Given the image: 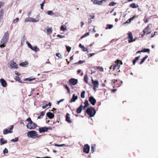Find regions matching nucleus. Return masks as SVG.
<instances>
[{"label": "nucleus", "mask_w": 158, "mask_h": 158, "mask_svg": "<svg viewBox=\"0 0 158 158\" xmlns=\"http://www.w3.org/2000/svg\"><path fill=\"white\" fill-rule=\"evenodd\" d=\"M85 112L90 117H94L96 113V111L95 109L91 106L87 108L85 111Z\"/></svg>", "instance_id": "f257e3e1"}, {"label": "nucleus", "mask_w": 158, "mask_h": 158, "mask_svg": "<svg viewBox=\"0 0 158 158\" xmlns=\"http://www.w3.org/2000/svg\"><path fill=\"white\" fill-rule=\"evenodd\" d=\"M36 133V131H31L28 132L27 133V136L29 138L36 139L40 136Z\"/></svg>", "instance_id": "f03ea898"}, {"label": "nucleus", "mask_w": 158, "mask_h": 158, "mask_svg": "<svg viewBox=\"0 0 158 158\" xmlns=\"http://www.w3.org/2000/svg\"><path fill=\"white\" fill-rule=\"evenodd\" d=\"M7 66L10 69H17L18 67V65L13 60L10 61L7 64Z\"/></svg>", "instance_id": "7ed1b4c3"}, {"label": "nucleus", "mask_w": 158, "mask_h": 158, "mask_svg": "<svg viewBox=\"0 0 158 158\" xmlns=\"http://www.w3.org/2000/svg\"><path fill=\"white\" fill-rule=\"evenodd\" d=\"M8 38H2L0 41V47L1 48H4L8 41Z\"/></svg>", "instance_id": "20e7f679"}, {"label": "nucleus", "mask_w": 158, "mask_h": 158, "mask_svg": "<svg viewBox=\"0 0 158 158\" xmlns=\"http://www.w3.org/2000/svg\"><path fill=\"white\" fill-rule=\"evenodd\" d=\"M14 128V125H11L10 127L7 129H5L3 131V133L4 135H6L9 133H12L13 131H12Z\"/></svg>", "instance_id": "39448f33"}, {"label": "nucleus", "mask_w": 158, "mask_h": 158, "mask_svg": "<svg viewBox=\"0 0 158 158\" xmlns=\"http://www.w3.org/2000/svg\"><path fill=\"white\" fill-rule=\"evenodd\" d=\"M49 129L52 130V128L51 127H40L39 128V131L40 133L45 132L46 131H47Z\"/></svg>", "instance_id": "423d86ee"}, {"label": "nucleus", "mask_w": 158, "mask_h": 158, "mask_svg": "<svg viewBox=\"0 0 158 158\" xmlns=\"http://www.w3.org/2000/svg\"><path fill=\"white\" fill-rule=\"evenodd\" d=\"M92 82L93 84V89L95 91H96V88H98L99 86V83L98 81H94L92 78Z\"/></svg>", "instance_id": "0eeeda50"}, {"label": "nucleus", "mask_w": 158, "mask_h": 158, "mask_svg": "<svg viewBox=\"0 0 158 158\" xmlns=\"http://www.w3.org/2000/svg\"><path fill=\"white\" fill-rule=\"evenodd\" d=\"M90 150V147L88 144H85L84 145L83 148V151L86 153H88Z\"/></svg>", "instance_id": "6e6552de"}, {"label": "nucleus", "mask_w": 158, "mask_h": 158, "mask_svg": "<svg viewBox=\"0 0 158 158\" xmlns=\"http://www.w3.org/2000/svg\"><path fill=\"white\" fill-rule=\"evenodd\" d=\"M69 82L71 85H75L78 83V80L74 78H72L69 79Z\"/></svg>", "instance_id": "1a4fd4ad"}, {"label": "nucleus", "mask_w": 158, "mask_h": 158, "mask_svg": "<svg viewBox=\"0 0 158 158\" xmlns=\"http://www.w3.org/2000/svg\"><path fill=\"white\" fill-rule=\"evenodd\" d=\"M89 101L90 103L93 106L95 105L96 102V99L92 96H91L89 97Z\"/></svg>", "instance_id": "9d476101"}, {"label": "nucleus", "mask_w": 158, "mask_h": 158, "mask_svg": "<svg viewBox=\"0 0 158 158\" xmlns=\"http://www.w3.org/2000/svg\"><path fill=\"white\" fill-rule=\"evenodd\" d=\"M37 127V125L35 123L33 122L31 124H29L27 125V128L30 129H34Z\"/></svg>", "instance_id": "9b49d317"}, {"label": "nucleus", "mask_w": 158, "mask_h": 158, "mask_svg": "<svg viewBox=\"0 0 158 158\" xmlns=\"http://www.w3.org/2000/svg\"><path fill=\"white\" fill-rule=\"evenodd\" d=\"M151 29H149V25H148L147 27L144 29L143 31L144 35H145V34H149L151 32Z\"/></svg>", "instance_id": "f8f14e48"}, {"label": "nucleus", "mask_w": 158, "mask_h": 158, "mask_svg": "<svg viewBox=\"0 0 158 158\" xmlns=\"http://www.w3.org/2000/svg\"><path fill=\"white\" fill-rule=\"evenodd\" d=\"M128 39L129 42H133L135 41V40L133 39V36L131 32H130L128 34Z\"/></svg>", "instance_id": "ddd939ff"}, {"label": "nucleus", "mask_w": 158, "mask_h": 158, "mask_svg": "<svg viewBox=\"0 0 158 158\" xmlns=\"http://www.w3.org/2000/svg\"><path fill=\"white\" fill-rule=\"evenodd\" d=\"M0 82L1 83L2 86L4 87H5L7 86V83L5 80L3 78H1L0 80Z\"/></svg>", "instance_id": "4468645a"}, {"label": "nucleus", "mask_w": 158, "mask_h": 158, "mask_svg": "<svg viewBox=\"0 0 158 158\" xmlns=\"http://www.w3.org/2000/svg\"><path fill=\"white\" fill-rule=\"evenodd\" d=\"M46 116L49 118L51 119L54 117V114H53L50 112H49L46 114Z\"/></svg>", "instance_id": "2eb2a0df"}, {"label": "nucleus", "mask_w": 158, "mask_h": 158, "mask_svg": "<svg viewBox=\"0 0 158 158\" xmlns=\"http://www.w3.org/2000/svg\"><path fill=\"white\" fill-rule=\"evenodd\" d=\"M78 98L77 96H75V94H73L72 98L71 99L70 102L71 103L75 102Z\"/></svg>", "instance_id": "dca6fc26"}, {"label": "nucleus", "mask_w": 158, "mask_h": 158, "mask_svg": "<svg viewBox=\"0 0 158 158\" xmlns=\"http://www.w3.org/2000/svg\"><path fill=\"white\" fill-rule=\"evenodd\" d=\"M70 114L69 113H67L66 115V121L69 123H71L72 121L70 120Z\"/></svg>", "instance_id": "f3484780"}, {"label": "nucleus", "mask_w": 158, "mask_h": 158, "mask_svg": "<svg viewBox=\"0 0 158 158\" xmlns=\"http://www.w3.org/2000/svg\"><path fill=\"white\" fill-rule=\"evenodd\" d=\"M83 108V106L81 105L77 109V113L78 114L80 113L81 111Z\"/></svg>", "instance_id": "a211bd4d"}, {"label": "nucleus", "mask_w": 158, "mask_h": 158, "mask_svg": "<svg viewBox=\"0 0 158 158\" xmlns=\"http://www.w3.org/2000/svg\"><path fill=\"white\" fill-rule=\"evenodd\" d=\"M115 62L116 63V64L114 66L111 65L110 67V69H111L112 68V67H113L112 69H113V70H114L116 67L118 66V59H117V60L115 61Z\"/></svg>", "instance_id": "6ab92c4d"}, {"label": "nucleus", "mask_w": 158, "mask_h": 158, "mask_svg": "<svg viewBox=\"0 0 158 158\" xmlns=\"http://www.w3.org/2000/svg\"><path fill=\"white\" fill-rule=\"evenodd\" d=\"M103 2H106V0H102L99 1H98L97 2H95V1H94V4L100 5L102 4V3H103Z\"/></svg>", "instance_id": "aec40b11"}, {"label": "nucleus", "mask_w": 158, "mask_h": 158, "mask_svg": "<svg viewBox=\"0 0 158 158\" xmlns=\"http://www.w3.org/2000/svg\"><path fill=\"white\" fill-rule=\"evenodd\" d=\"M130 6L133 8H135L138 7V5L135 3H132L130 5Z\"/></svg>", "instance_id": "412c9836"}, {"label": "nucleus", "mask_w": 158, "mask_h": 158, "mask_svg": "<svg viewBox=\"0 0 158 158\" xmlns=\"http://www.w3.org/2000/svg\"><path fill=\"white\" fill-rule=\"evenodd\" d=\"M0 142L2 144H3L7 143V141L6 140H4V139L2 138L0 139Z\"/></svg>", "instance_id": "4be33fe9"}, {"label": "nucleus", "mask_w": 158, "mask_h": 158, "mask_svg": "<svg viewBox=\"0 0 158 158\" xmlns=\"http://www.w3.org/2000/svg\"><path fill=\"white\" fill-rule=\"evenodd\" d=\"M140 56H139L137 57H136L133 60V65H135V62H136V61L138 60L139 58H140Z\"/></svg>", "instance_id": "5701e85b"}, {"label": "nucleus", "mask_w": 158, "mask_h": 158, "mask_svg": "<svg viewBox=\"0 0 158 158\" xmlns=\"http://www.w3.org/2000/svg\"><path fill=\"white\" fill-rule=\"evenodd\" d=\"M32 50L34 51L35 52H39L40 51V49L36 46H34V47H33V48H32Z\"/></svg>", "instance_id": "b1692460"}, {"label": "nucleus", "mask_w": 158, "mask_h": 158, "mask_svg": "<svg viewBox=\"0 0 158 158\" xmlns=\"http://www.w3.org/2000/svg\"><path fill=\"white\" fill-rule=\"evenodd\" d=\"M148 57V56L146 55L141 60V61L140 62V64H142L143 63L145 60Z\"/></svg>", "instance_id": "393cba45"}, {"label": "nucleus", "mask_w": 158, "mask_h": 158, "mask_svg": "<svg viewBox=\"0 0 158 158\" xmlns=\"http://www.w3.org/2000/svg\"><path fill=\"white\" fill-rule=\"evenodd\" d=\"M26 121L28 122L27 125H29V124H31L33 122L31 120V118L30 117L26 119Z\"/></svg>", "instance_id": "a878e982"}, {"label": "nucleus", "mask_w": 158, "mask_h": 158, "mask_svg": "<svg viewBox=\"0 0 158 158\" xmlns=\"http://www.w3.org/2000/svg\"><path fill=\"white\" fill-rule=\"evenodd\" d=\"M113 26L112 24H107L106 25V29H110L112 28Z\"/></svg>", "instance_id": "bb28decb"}, {"label": "nucleus", "mask_w": 158, "mask_h": 158, "mask_svg": "<svg viewBox=\"0 0 158 158\" xmlns=\"http://www.w3.org/2000/svg\"><path fill=\"white\" fill-rule=\"evenodd\" d=\"M95 150V145H92L91 147V151L92 153H93Z\"/></svg>", "instance_id": "cd10ccee"}, {"label": "nucleus", "mask_w": 158, "mask_h": 158, "mask_svg": "<svg viewBox=\"0 0 158 158\" xmlns=\"http://www.w3.org/2000/svg\"><path fill=\"white\" fill-rule=\"evenodd\" d=\"M60 30L63 31H64L66 30V26L65 25H62L60 27Z\"/></svg>", "instance_id": "c85d7f7f"}, {"label": "nucleus", "mask_w": 158, "mask_h": 158, "mask_svg": "<svg viewBox=\"0 0 158 158\" xmlns=\"http://www.w3.org/2000/svg\"><path fill=\"white\" fill-rule=\"evenodd\" d=\"M3 38H8L9 39V34H8V31L5 32L4 34V35Z\"/></svg>", "instance_id": "c756f323"}, {"label": "nucleus", "mask_w": 158, "mask_h": 158, "mask_svg": "<svg viewBox=\"0 0 158 158\" xmlns=\"http://www.w3.org/2000/svg\"><path fill=\"white\" fill-rule=\"evenodd\" d=\"M85 91L84 90H83L81 93V97L82 98H84L85 97Z\"/></svg>", "instance_id": "7c9ffc66"}, {"label": "nucleus", "mask_w": 158, "mask_h": 158, "mask_svg": "<svg viewBox=\"0 0 158 158\" xmlns=\"http://www.w3.org/2000/svg\"><path fill=\"white\" fill-rule=\"evenodd\" d=\"M84 81L86 83L88 84V77L87 75H85L84 76Z\"/></svg>", "instance_id": "2f4dec72"}, {"label": "nucleus", "mask_w": 158, "mask_h": 158, "mask_svg": "<svg viewBox=\"0 0 158 158\" xmlns=\"http://www.w3.org/2000/svg\"><path fill=\"white\" fill-rule=\"evenodd\" d=\"M28 63L27 62H23L21 63H20L19 64V65L20 66H22L23 67H24L25 65L26 64H27Z\"/></svg>", "instance_id": "473e14b6"}, {"label": "nucleus", "mask_w": 158, "mask_h": 158, "mask_svg": "<svg viewBox=\"0 0 158 158\" xmlns=\"http://www.w3.org/2000/svg\"><path fill=\"white\" fill-rule=\"evenodd\" d=\"M26 43L28 47L32 50V48H33L32 46L28 41H27Z\"/></svg>", "instance_id": "72a5a7b5"}, {"label": "nucleus", "mask_w": 158, "mask_h": 158, "mask_svg": "<svg viewBox=\"0 0 158 158\" xmlns=\"http://www.w3.org/2000/svg\"><path fill=\"white\" fill-rule=\"evenodd\" d=\"M35 79V78H27L25 79H24V81H31L34 80Z\"/></svg>", "instance_id": "f704fd0d"}, {"label": "nucleus", "mask_w": 158, "mask_h": 158, "mask_svg": "<svg viewBox=\"0 0 158 158\" xmlns=\"http://www.w3.org/2000/svg\"><path fill=\"white\" fill-rule=\"evenodd\" d=\"M89 35V32H87L85 33L84 35H83L82 36H81V39H82L84 38V37H85L86 36L88 35Z\"/></svg>", "instance_id": "c9c22d12"}, {"label": "nucleus", "mask_w": 158, "mask_h": 158, "mask_svg": "<svg viewBox=\"0 0 158 158\" xmlns=\"http://www.w3.org/2000/svg\"><path fill=\"white\" fill-rule=\"evenodd\" d=\"M85 60H80L78 62H76V63H74V64H81L83 63H85Z\"/></svg>", "instance_id": "e433bc0d"}, {"label": "nucleus", "mask_w": 158, "mask_h": 158, "mask_svg": "<svg viewBox=\"0 0 158 158\" xmlns=\"http://www.w3.org/2000/svg\"><path fill=\"white\" fill-rule=\"evenodd\" d=\"M117 4L116 3L114 2H110L109 4L110 6H114Z\"/></svg>", "instance_id": "4c0bfd02"}, {"label": "nucleus", "mask_w": 158, "mask_h": 158, "mask_svg": "<svg viewBox=\"0 0 158 158\" xmlns=\"http://www.w3.org/2000/svg\"><path fill=\"white\" fill-rule=\"evenodd\" d=\"M141 51L142 52H148L150 51V50L148 48H144Z\"/></svg>", "instance_id": "58836bf2"}, {"label": "nucleus", "mask_w": 158, "mask_h": 158, "mask_svg": "<svg viewBox=\"0 0 158 158\" xmlns=\"http://www.w3.org/2000/svg\"><path fill=\"white\" fill-rule=\"evenodd\" d=\"M19 138L18 137H16L14 139H12L11 140V141L15 142L18 141Z\"/></svg>", "instance_id": "ea45409f"}, {"label": "nucleus", "mask_w": 158, "mask_h": 158, "mask_svg": "<svg viewBox=\"0 0 158 158\" xmlns=\"http://www.w3.org/2000/svg\"><path fill=\"white\" fill-rule=\"evenodd\" d=\"M56 55L58 57V58L61 59L62 58V56L60 54V53H58L56 54Z\"/></svg>", "instance_id": "a19ab883"}, {"label": "nucleus", "mask_w": 158, "mask_h": 158, "mask_svg": "<svg viewBox=\"0 0 158 158\" xmlns=\"http://www.w3.org/2000/svg\"><path fill=\"white\" fill-rule=\"evenodd\" d=\"M47 14L49 15H54V13L52 10L48 11Z\"/></svg>", "instance_id": "79ce46f5"}, {"label": "nucleus", "mask_w": 158, "mask_h": 158, "mask_svg": "<svg viewBox=\"0 0 158 158\" xmlns=\"http://www.w3.org/2000/svg\"><path fill=\"white\" fill-rule=\"evenodd\" d=\"M96 68L97 69H99V71L101 72H103L104 71L102 67L97 66L96 67Z\"/></svg>", "instance_id": "37998d69"}, {"label": "nucleus", "mask_w": 158, "mask_h": 158, "mask_svg": "<svg viewBox=\"0 0 158 158\" xmlns=\"http://www.w3.org/2000/svg\"><path fill=\"white\" fill-rule=\"evenodd\" d=\"M25 22H31V18H27L24 21Z\"/></svg>", "instance_id": "c03bdc74"}, {"label": "nucleus", "mask_w": 158, "mask_h": 158, "mask_svg": "<svg viewBox=\"0 0 158 158\" xmlns=\"http://www.w3.org/2000/svg\"><path fill=\"white\" fill-rule=\"evenodd\" d=\"M66 47L67 51L68 52H69L71 50V48L68 46H66Z\"/></svg>", "instance_id": "a18cd8bd"}, {"label": "nucleus", "mask_w": 158, "mask_h": 158, "mask_svg": "<svg viewBox=\"0 0 158 158\" xmlns=\"http://www.w3.org/2000/svg\"><path fill=\"white\" fill-rule=\"evenodd\" d=\"M64 87L67 90L68 93H70V89L68 85H64Z\"/></svg>", "instance_id": "49530a36"}, {"label": "nucleus", "mask_w": 158, "mask_h": 158, "mask_svg": "<svg viewBox=\"0 0 158 158\" xmlns=\"http://www.w3.org/2000/svg\"><path fill=\"white\" fill-rule=\"evenodd\" d=\"M8 152V150L7 148H5L3 151V153L5 154L6 153H7Z\"/></svg>", "instance_id": "de8ad7c7"}, {"label": "nucleus", "mask_w": 158, "mask_h": 158, "mask_svg": "<svg viewBox=\"0 0 158 158\" xmlns=\"http://www.w3.org/2000/svg\"><path fill=\"white\" fill-rule=\"evenodd\" d=\"M47 31L49 34L51 33L52 32V28H49L47 30Z\"/></svg>", "instance_id": "09e8293b"}, {"label": "nucleus", "mask_w": 158, "mask_h": 158, "mask_svg": "<svg viewBox=\"0 0 158 158\" xmlns=\"http://www.w3.org/2000/svg\"><path fill=\"white\" fill-rule=\"evenodd\" d=\"M84 104L86 106H89V103L87 100H85V102H84Z\"/></svg>", "instance_id": "8fccbe9b"}, {"label": "nucleus", "mask_w": 158, "mask_h": 158, "mask_svg": "<svg viewBox=\"0 0 158 158\" xmlns=\"http://www.w3.org/2000/svg\"><path fill=\"white\" fill-rule=\"evenodd\" d=\"M65 144H55V145L57 147H62L65 146Z\"/></svg>", "instance_id": "3c124183"}, {"label": "nucleus", "mask_w": 158, "mask_h": 158, "mask_svg": "<svg viewBox=\"0 0 158 158\" xmlns=\"http://www.w3.org/2000/svg\"><path fill=\"white\" fill-rule=\"evenodd\" d=\"M15 79L17 81H19V82H21L20 81V78L18 77V76H16L15 77Z\"/></svg>", "instance_id": "603ef678"}, {"label": "nucleus", "mask_w": 158, "mask_h": 158, "mask_svg": "<svg viewBox=\"0 0 158 158\" xmlns=\"http://www.w3.org/2000/svg\"><path fill=\"white\" fill-rule=\"evenodd\" d=\"M38 21V20H36L34 18H31V22H36Z\"/></svg>", "instance_id": "864d4df0"}, {"label": "nucleus", "mask_w": 158, "mask_h": 158, "mask_svg": "<svg viewBox=\"0 0 158 158\" xmlns=\"http://www.w3.org/2000/svg\"><path fill=\"white\" fill-rule=\"evenodd\" d=\"M57 37H59L60 38H62L65 37L64 35H57Z\"/></svg>", "instance_id": "5fc2aeb1"}, {"label": "nucleus", "mask_w": 158, "mask_h": 158, "mask_svg": "<svg viewBox=\"0 0 158 158\" xmlns=\"http://www.w3.org/2000/svg\"><path fill=\"white\" fill-rule=\"evenodd\" d=\"M82 49L83 51L84 52L87 51V52H89L88 51V49H87V48L84 47L82 48Z\"/></svg>", "instance_id": "6e6d98bb"}, {"label": "nucleus", "mask_w": 158, "mask_h": 158, "mask_svg": "<svg viewBox=\"0 0 158 158\" xmlns=\"http://www.w3.org/2000/svg\"><path fill=\"white\" fill-rule=\"evenodd\" d=\"M95 54L94 53H89L88 54V56L89 57H91L94 55Z\"/></svg>", "instance_id": "4d7b16f0"}, {"label": "nucleus", "mask_w": 158, "mask_h": 158, "mask_svg": "<svg viewBox=\"0 0 158 158\" xmlns=\"http://www.w3.org/2000/svg\"><path fill=\"white\" fill-rule=\"evenodd\" d=\"M45 113V112H44V111H42L40 113V115L41 117H42V116H43L44 115Z\"/></svg>", "instance_id": "13d9d810"}, {"label": "nucleus", "mask_w": 158, "mask_h": 158, "mask_svg": "<svg viewBox=\"0 0 158 158\" xmlns=\"http://www.w3.org/2000/svg\"><path fill=\"white\" fill-rule=\"evenodd\" d=\"M64 100V99H62L60 100V101H58L56 103V104H57V105H59V103L61 102H63V101Z\"/></svg>", "instance_id": "bf43d9fd"}, {"label": "nucleus", "mask_w": 158, "mask_h": 158, "mask_svg": "<svg viewBox=\"0 0 158 158\" xmlns=\"http://www.w3.org/2000/svg\"><path fill=\"white\" fill-rule=\"evenodd\" d=\"M4 4V3L2 2H0V8L2 6H3Z\"/></svg>", "instance_id": "052dcab7"}, {"label": "nucleus", "mask_w": 158, "mask_h": 158, "mask_svg": "<svg viewBox=\"0 0 158 158\" xmlns=\"http://www.w3.org/2000/svg\"><path fill=\"white\" fill-rule=\"evenodd\" d=\"M36 157V158H52L51 157H49V156H45V157Z\"/></svg>", "instance_id": "680f3d73"}, {"label": "nucleus", "mask_w": 158, "mask_h": 158, "mask_svg": "<svg viewBox=\"0 0 158 158\" xmlns=\"http://www.w3.org/2000/svg\"><path fill=\"white\" fill-rule=\"evenodd\" d=\"M135 16H133V17H131L130 19V21H131L132 20H133V19L135 18Z\"/></svg>", "instance_id": "e2e57ef3"}, {"label": "nucleus", "mask_w": 158, "mask_h": 158, "mask_svg": "<svg viewBox=\"0 0 158 158\" xmlns=\"http://www.w3.org/2000/svg\"><path fill=\"white\" fill-rule=\"evenodd\" d=\"M79 47L82 49L84 47V46L83 45H82V44H79Z\"/></svg>", "instance_id": "0e129e2a"}, {"label": "nucleus", "mask_w": 158, "mask_h": 158, "mask_svg": "<svg viewBox=\"0 0 158 158\" xmlns=\"http://www.w3.org/2000/svg\"><path fill=\"white\" fill-rule=\"evenodd\" d=\"M73 114L75 115H76V114L77 111H76L74 110H72Z\"/></svg>", "instance_id": "69168bd1"}, {"label": "nucleus", "mask_w": 158, "mask_h": 158, "mask_svg": "<svg viewBox=\"0 0 158 158\" xmlns=\"http://www.w3.org/2000/svg\"><path fill=\"white\" fill-rule=\"evenodd\" d=\"M45 3V1L44 0L42 2L41 4H40V6H44V4Z\"/></svg>", "instance_id": "338daca9"}, {"label": "nucleus", "mask_w": 158, "mask_h": 158, "mask_svg": "<svg viewBox=\"0 0 158 158\" xmlns=\"http://www.w3.org/2000/svg\"><path fill=\"white\" fill-rule=\"evenodd\" d=\"M89 16L90 17H91V19H94V15H92L90 14L89 15Z\"/></svg>", "instance_id": "774afa93"}]
</instances>
